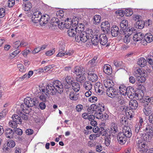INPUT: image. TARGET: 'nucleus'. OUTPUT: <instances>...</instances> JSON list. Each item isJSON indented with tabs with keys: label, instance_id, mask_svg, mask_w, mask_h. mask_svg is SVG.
Returning <instances> with one entry per match:
<instances>
[{
	"label": "nucleus",
	"instance_id": "obj_1",
	"mask_svg": "<svg viewBox=\"0 0 153 153\" xmlns=\"http://www.w3.org/2000/svg\"><path fill=\"white\" fill-rule=\"evenodd\" d=\"M47 92L45 94L42 93L39 97L40 99L43 102L47 101L46 99L49 97L48 94L53 95L56 92L61 94L63 92V87L61 82L59 80L54 81L52 83L48 84L46 87Z\"/></svg>",
	"mask_w": 153,
	"mask_h": 153
},
{
	"label": "nucleus",
	"instance_id": "obj_2",
	"mask_svg": "<svg viewBox=\"0 0 153 153\" xmlns=\"http://www.w3.org/2000/svg\"><path fill=\"white\" fill-rule=\"evenodd\" d=\"M24 102V103L21 105L20 107L23 109L24 112L26 114H28L29 111L27 110L30 107L37 106L39 103L38 100L36 98H32L29 97L25 98Z\"/></svg>",
	"mask_w": 153,
	"mask_h": 153
},
{
	"label": "nucleus",
	"instance_id": "obj_3",
	"mask_svg": "<svg viewBox=\"0 0 153 153\" xmlns=\"http://www.w3.org/2000/svg\"><path fill=\"white\" fill-rule=\"evenodd\" d=\"M141 134H142L141 139L138 140L137 146L138 151L143 152L148 150V147L147 143L149 141L151 137H149L148 134L142 133Z\"/></svg>",
	"mask_w": 153,
	"mask_h": 153
},
{
	"label": "nucleus",
	"instance_id": "obj_4",
	"mask_svg": "<svg viewBox=\"0 0 153 153\" xmlns=\"http://www.w3.org/2000/svg\"><path fill=\"white\" fill-rule=\"evenodd\" d=\"M133 74L136 77L139 83L144 82L146 80L147 74V72L145 70L142 71L140 68H136L134 70Z\"/></svg>",
	"mask_w": 153,
	"mask_h": 153
},
{
	"label": "nucleus",
	"instance_id": "obj_5",
	"mask_svg": "<svg viewBox=\"0 0 153 153\" xmlns=\"http://www.w3.org/2000/svg\"><path fill=\"white\" fill-rule=\"evenodd\" d=\"M90 35V33L85 31L79 32L77 33V36L75 37V40L78 42H82L85 43L87 40L89 41Z\"/></svg>",
	"mask_w": 153,
	"mask_h": 153
},
{
	"label": "nucleus",
	"instance_id": "obj_6",
	"mask_svg": "<svg viewBox=\"0 0 153 153\" xmlns=\"http://www.w3.org/2000/svg\"><path fill=\"white\" fill-rule=\"evenodd\" d=\"M107 94L108 97L115 99L117 98H120V93L119 90L113 88L107 89L106 90Z\"/></svg>",
	"mask_w": 153,
	"mask_h": 153
},
{
	"label": "nucleus",
	"instance_id": "obj_7",
	"mask_svg": "<svg viewBox=\"0 0 153 153\" xmlns=\"http://www.w3.org/2000/svg\"><path fill=\"white\" fill-rule=\"evenodd\" d=\"M121 29L119 30V35L120 34H125L126 30L128 31L129 29H127L128 26V22L126 20H122L120 24Z\"/></svg>",
	"mask_w": 153,
	"mask_h": 153
},
{
	"label": "nucleus",
	"instance_id": "obj_8",
	"mask_svg": "<svg viewBox=\"0 0 153 153\" xmlns=\"http://www.w3.org/2000/svg\"><path fill=\"white\" fill-rule=\"evenodd\" d=\"M90 31V33L89 36V41H91L94 45H97L99 42V36L98 35H95L92 36V33L91 31H92L91 29L90 30L88 31L89 32Z\"/></svg>",
	"mask_w": 153,
	"mask_h": 153
},
{
	"label": "nucleus",
	"instance_id": "obj_9",
	"mask_svg": "<svg viewBox=\"0 0 153 153\" xmlns=\"http://www.w3.org/2000/svg\"><path fill=\"white\" fill-rule=\"evenodd\" d=\"M42 13L39 11H37L34 13L31 17L32 22L36 23L39 22Z\"/></svg>",
	"mask_w": 153,
	"mask_h": 153
},
{
	"label": "nucleus",
	"instance_id": "obj_10",
	"mask_svg": "<svg viewBox=\"0 0 153 153\" xmlns=\"http://www.w3.org/2000/svg\"><path fill=\"white\" fill-rule=\"evenodd\" d=\"M49 20V17L48 15L45 14L42 16L41 15L39 24L41 26H45L48 23Z\"/></svg>",
	"mask_w": 153,
	"mask_h": 153
},
{
	"label": "nucleus",
	"instance_id": "obj_11",
	"mask_svg": "<svg viewBox=\"0 0 153 153\" xmlns=\"http://www.w3.org/2000/svg\"><path fill=\"white\" fill-rule=\"evenodd\" d=\"M101 29L105 33H108L110 30V24L107 21L102 23L101 25Z\"/></svg>",
	"mask_w": 153,
	"mask_h": 153
},
{
	"label": "nucleus",
	"instance_id": "obj_12",
	"mask_svg": "<svg viewBox=\"0 0 153 153\" xmlns=\"http://www.w3.org/2000/svg\"><path fill=\"white\" fill-rule=\"evenodd\" d=\"M74 73L77 76L86 74L85 69L81 67H76L74 69Z\"/></svg>",
	"mask_w": 153,
	"mask_h": 153
},
{
	"label": "nucleus",
	"instance_id": "obj_13",
	"mask_svg": "<svg viewBox=\"0 0 153 153\" xmlns=\"http://www.w3.org/2000/svg\"><path fill=\"white\" fill-rule=\"evenodd\" d=\"M126 138L125 135H124V134L122 133V132L119 133L117 135V140L120 144L123 145L125 144L126 142Z\"/></svg>",
	"mask_w": 153,
	"mask_h": 153
},
{
	"label": "nucleus",
	"instance_id": "obj_14",
	"mask_svg": "<svg viewBox=\"0 0 153 153\" xmlns=\"http://www.w3.org/2000/svg\"><path fill=\"white\" fill-rule=\"evenodd\" d=\"M127 93H126L130 99H132L135 97L136 93L134 88L131 87H127Z\"/></svg>",
	"mask_w": 153,
	"mask_h": 153
},
{
	"label": "nucleus",
	"instance_id": "obj_15",
	"mask_svg": "<svg viewBox=\"0 0 153 153\" xmlns=\"http://www.w3.org/2000/svg\"><path fill=\"white\" fill-rule=\"evenodd\" d=\"M99 42L100 44L105 45L107 42L108 38L105 34H101L99 36Z\"/></svg>",
	"mask_w": 153,
	"mask_h": 153
},
{
	"label": "nucleus",
	"instance_id": "obj_16",
	"mask_svg": "<svg viewBox=\"0 0 153 153\" xmlns=\"http://www.w3.org/2000/svg\"><path fill=\"white\" fill-rule=\"evenodd\" d=\"M119 28L117 26L114 25L111 28V33L113 36H117L119 34ZM122 35V34H120V35H119V36L121 37Z\"/></svg>",
	"mask_w": 153,
	"mask_h": 153
},
{
	"label": "nucleus",
	"instance_id": "obj_17",
	"mask_svg": "<svg viewBox=\"0 0 153 153\" xmlns=\"http://www.w3.org/2000/svg\"><path fill=\"white\" fill-rule=\"evenodd\" d=\"M88 74V78L90 81L92 82H95L98 79V76L97 75L94 73L93 72L89 71Z\"/></svg>",
	"mask_w": 153,
	"mask_h": 153
},
{
	"label": "nucleus",
	"instance_id": "obj_18",
	"mask_svg": "<svg viewBox=\"0 0 153 153\" xmlns=\"http://www.w3.org/2000/svg\"><path fill=\"white\" fill-rule=\"evenodd\" d=\"M122 133L124 134L126 138H129L131 136V130L129 127H125L123 129Z\"/></svg>",
	"mask_w": 153,
	"mask_h": 153
},
{
	"label": "nucleus",
	"instance_id": "obj_19",
	"mask_svg": "<svg viewBox=\"0 0 153 153\" xmlns=\"http://www.w3.org/2000/svg\"><path fill=\"white\" fill-rule=\"evenodd\" d=\"M144 108L143 109V111L144 114L145 115L149 114H151V115H152V108L148 106V104L146 103L144 104L143 105Z\"/></svg>",
	"mask_w": 153,
	"mask_h": 153
},
{
	"label": "nucleus",
	"instance_id": "obj_20",
	"mask_svg": "<svg viewBox=\"0 0 153 153\" xmlns=\"http://www.w3.org/2000/svg\"><path fill=\"white\" fill-rule=\"evenodd\" d=\"M14 132L11 129L7 128L5 131L6 136L8 138H12L13 137Z\"/></svg>",
	"mask_w": 153,
	"mask_h": 153
},
{
	"label": "nucleus",
	"instance_id": "obj_21",
	"mask_svg": "<svg viewBox=\"0 0 153 153\" xmlns=\"http://www.w3.org/2000/svg\"><path fill=\"white\" fill-rule=\"evenodd\" d=\"M95 90L98 93H102L104 92L102 85L100 83H97L95 86Z\"/></svg>",
	"mask_w": 153,
	"mask_h": 153
},
{
	"label": "nucleus",
	"instance_id": "obj_22",
	"mask_svg": "<svg viewBox=\"0 0 153 153\" xmlns=\"http://www.w3.org/2000/svg\"><path fill=\"white\" fill-rule=\"evenodd\" d=\"M103 84L105 87L108 88V89L113 88L114 85L113 81L110 79H106L104 80Z\"/></svg>",
	"mask_w": 153,
	"mask_h": 153
},
{
	"label": "nucleus",
	"instance_id": "obj_23",
	"mask_svg": "<svg viewBox=\"0 0 153 153\" xmlns=\"http://www.w3.org/2000/svg\"><path fill=\"white\" fill-rule=\"evenodd\" d=\"M103 71L104 73L108 75H110L112 73L111 67L108 64H106L104 66Z\"/></svg>",
	"mask_w": 153,
	"mask_h": 153
},
{
	"label": "nucleus",
	"instance_id": "obj_24",
	"mask_svg": "<svg viewBox=\"0 0 153 153\" xmlns=\"http://www.w3.org/2000/svg\"><path fill=\"white\" fill-rule=\"evenodd\" d=\"M143 34L141 33H138L134 34L133 39L134 41L138 42L141 41L143 38Z\"/></svg>",
	"mask_w": 153,
	"mask_h": 153
},
{
	"label": "nucleus",
	"instance_id": "obj_25",
	"mask_svg": "<svg viewBox=\"0 0 153 153\" xmlns=\"http://www.w3.org/2000/svg\"><path fill=\"white\" fill-rule=\"evenodd\" d=\"M128 31L130 33H128L127 34V33H125V34H124L125 35V36L123 38V41L126 43H128L130 42V36L132 33V31L130 29H129ZM123 35H124V34Z\"/></svg>",
	"mask_w": 153,
	"mask_h": 153
},
{
	"label": "nucleus",
	"instance_id": "obj_26",
	"mask_svg": "<svg viewBox=\"0 0 153 153\" xmlns=\"http://www.w3.org/2000/svg\"><path fill=\"white\" fill-rule=\"evenodd\" d=\"M153 35L151 33H148L145 35L144 39L146 42L149 43L153 41Z\"/></svg>",
	"mask_w": 153,
	"mask_h": 153
},
{
	"label": "nucleus",
	"instance_id": "obj_27",
	"mask_svg": "<svg viewBox=\"0 0 153 153\" xmlns=\"http://www.w3.org/2000/svg\"><path fill=\"white\" fill-rule=\"evenodd\" d=\"M68 35L70 37H74L75 36H77V33H79L78 32L76 31L75 28V29L71 28L68 30Z\"/></svg>",
	"mask_w": 153,
	"mask_h": 153
},
{
	"label": "nucleus",
	"instance_id": "obj_28",
	"mask_svg": "<svg viewBox=\"0 0 153 153\" xmlns=\"http://www.w3.org/2000/svg\"><path fill=\"white\" fill-rule=\"evenodd\" d=\"M13 115L12 118L13 120V122L17 124H21L22 123V120L21 117L19 115Z\"/></svg>",
	"mask_w": 153,
	"mask_h": 153
},
{
	"label": "nucleus",
	"instance_id": "obj_29",
	"mask_svg": "<svg viewBox=\"0 0 153 153\" xmlns=\"http://www.w3.org/2000/svg\"><path fill=\"white\" fill-rule=\"evenodd\" d=\"M138 65L141 67H144L146 63V61L145 58L141 57L138 59L137 62Z\"/></svg>",
	"mask_w": 153,
	"mask_h": 153
},
{
	"label": "nucleus",
	"instance_id": "obj_30",
	"mask_svg": "<svg viewBox=\"0 0 153 153\" xmlns=\"http://www.w3.org/2000/svg\"><path fill=\"white\" fill-rule=\"evenodd\" d=\"M83 86L85 89L87 90H91L92 87L91 83L88 81H86L84 83Z\"/></svg>",
	"mask_w": 153,
	"mask_h": 153
},
{
	"label": "nucleus",
	"instance_id": "obj_31",
	"mask_svg": "<svg viewBox=\"0 0 153 153\" xmlns=\"http://www.w3.org/2000/svg\"><path fill=\"white\" fill-rule=\"evenodd\" d=\"M145 25L144 22L142 20L137 21L134 25L135 27L142 29L144 27Z\"/></svg>",
	"mask_w": 153,
	"mask_h": 153
},
{
	"label": "nucleus",
	"instance_id": "obj_32",
	"mask_svg": "<svg viewBox=\"0 0 153 153\" xmlns=\"http://www.w3.org/2000/svg\"><path fill=\"white\" fill-rule=\"evenodd\" d=\"M69 97L71 100H76L78 98L79 95L78 94H76L74 91H72L70 92Z\"/></svg>",
	"mask_w": 153,
	"mask_h": 153
},
{
	"label": "nucleus",
	"instance_id": "obj_33",
	"mask_svg": "<svg viewBox=\"0 0 153 153\" xmlns=\"http://www.w3.org/2000/svg\"><path fill=\"white\" fill-rule=\"evenodd\" d=\"M129 104L131 108L132 109H136L138 106L137 101L135 100H131Z\"/></svg>",
	"mask_w": 153,
	"mask_h": 153
},
{
	"label": "nucleus",
	"instance_id": "obj_34",
	"mask_svg": "<svg viewBox=\"0 0 153 153\" xmlns=\"http://www.w3.org/2000/svg\"><path fill=\"white\" fill-rule=\"evenodd\" d=\"M71 85L74 91L75 92L78 91L80 89L79 85L77 82H72Z\"/></svg>",
	"mask_w": 153,
	"mask_h": 153
},
{
	"label": "nucleus",
	"instance_id": "obj_35",
	"mask_svg": "<svg viewBox=\"0 0 153 153\" xmlns=\"http://www.w3.org/2000/svg\"><path fill=\"white\" fill-rule=\"evenodd\" d=\"M84 26V24L81 23H77V26L75 28L77 32L81 33L83 32Z\"/></svg>",
	"mask_w": 153,
	"mask_h": 153
},
{
	"label": "nucleus",
	"instance_id": "obj_36",
	"mask_svg": "<svg viewBox=\"0 0 153 153\" xmlns=\"http://www.w3.org/2000/svg\"><path fill=\"white\" fill-rule=\"evenodd\" d=\"M111 129L110 131L111 133L115 134L118 131L117 126L116 124H112Z\"/></svg>",
	"mask_w": 153,
	"mask_h": 153
},
{
	"label": "nucleus",
	"instance_id": "obj_37",
	"mask_svg": "<svg viewBox=\"0 0 153 153\" xmlns=\"http://www.w3.org/2000/svg\"><path fill=\"white\" fill-rule=\"evenodd\" d=\"M101 19V16L99 15H96L94 17L93 23L95 25H97L100 23Z\"/></svg>",
	"mask_w": 153,
	"mask_h": 153
},
{
	"label": "nucleus",
	"instance_id": "obj_38",
	"mask_svg": "<svg viewBox=\"0 0 153 153\" xmlns=\"http://www.w3.org/2000/svg\"><path fill=\"white\" fill-rule=\"evenodd\" d=\"M7 147L13 148L15 145V143L14 141L12 140H8L6 143Z\"/></svg>",
	"mask_w": 153,
	"mask_h": 153
},
{
	"label": "nucleus",
	"instance_id": "obj_39",
	"mask_svg": "<svg viewBox=\"0 0 153 153\" xmlns=\"http://www.w3.org/2000/svg\"><path fill=\"white\" fill-rule=\"evenodd\" d=\"M25 6L24 10L25 11H28L30 10V9L32 7L31 3L29 1H27L26 3L24 4Z\"/></svg>",
	"mask_w": 153,
	"mask_h": 153
},
{
	"label": "nucleus",
	"instance_id": "obj_40",
	"mask_svg": "<svg viewBox=\"0 0 153 153\" xmlns=\"http://www.w3.org/2000/svg\"><path fill=\"white\" fill-rule=\"evenodd\" d=\"M70 20L68 18H67L65 22V27L66 28H68L70 27L72 24L71 20L70 19Z\"/></svg>",
	"mask_w": 153,
	"mask_h": 153
},
{
	"label": "nucleus",
	"instance_id": "obj_41",
	"mask_svg": "<svg viewBox=\"0 0 153 153\" xmlns=\"http://www.w3.org/2000/svg\"><path fill=\"white\" fill-rule=\"evenodd\" d=\"M71 82L70 83H63L64 85V88L66 89L67 92H69L70 90H71Z\"/></svg>",
	"mask_w": 153,
	"mask_h": 153
},
{
	"label": "nucleus",
	"instance_id": "obj_42",
	"mask_svg": "<svg viewBox=\"0 0 153 153\" xmlns=\"http://www.w3.org/2000/svg\"><path fill=\"white\" fill-rule=\"evenodd\" d=\"M85 80V75H80L77 77V80L81 83L83 82Z\"/></svg>",
	"mask_w": 153,
	"mask_h": 153
},
{
	"label": "nucleus",
	"instance_id": "obj_43",
	"mask_svg": "<svg viewBox=\"0 0 153 153\" xmlns=\"http://www.w3.org/2000/svg\"><path fill=\"white\" fill-rule=\"evenodd\" d=\"M100 132L99 134L102 136H105L107 134L106 130L102 127H100L99 128Z\"/></svg>",
	"mask_w": 153,
	"mask_h": 153
},
{
	"label": "nucleus",
	"instance_id": "obj_44",
	"mask_svg": "<svg viewBox=\"0 0 153 153\" xmlns=\"http://www.w3.org/2000/svg\"><path fill=\"white\" fill-rule=\"evenodd\" d=\"M126 16H131L133 14V12L131 9H126L124 13Z\"/></svg>",
	"mask_w": 153,
	"mask_h": 153
},
{
	"label": "nucleus",
	"instance_id": "obj_45",
	"mask_svg": "<svg viewBox=\"0 0 153 153\" xmlns=\"http://www.w3.org/2000/svg\"><path fill=\"white\" fill-rule=\"evenodd\" d=\"M97 59V57H94L92 59L90 60L88 62L89 65H91L92 66H94L96 65V62Z\"/></svg>",
	"mask_w": 153,
	"mask_h": 153
},
{
	"label": "nucleus",
	"instance_id": "obj_46",
	"mask_svg": "<svg viewBox=\"0 0 153 153\" xmlns=\"http://www.w3.org/2000/svg\"><path fill=\"white\" fill-rule=\"evenodd\" d=\"M13 131L16 134L19 135H22L23 133L22 130L19 128H16V129H14Z\"/></svg>",
	"mask_w": 153,
	"mask_h": 153
},
{
	"label": "nucleus",
	"instance_id": "obj_47",
	"mask_svg": "<svg viewBox=\"0 0 153 153\" xmlns=\"http://www.w3.org/2000/svg\"><path fill=\"white\" fill-rule=\"evenodd\" d=\"M100 136V134H92L89 136V139L91 140H93L94 139H95V138L96 137H99Z\"/></svg>",
	"mask_w": 153,
	"mask_h": 153
},
{
	"label": "nucleus",
	"instance_id": "obj_48",
	"mask_svg": "<svg viewBox=\"0 0 153 153\" xmlns=\"http://www.w3.org/2000/svg\"><path fill=\"white\" fill-rule=\"evenodd\" d=\"M94 107L93 105H92L90 107H89L88 108V114H92L94 111Z\"/></svg>",
	"mask_w": 153,
	"mask_h": 153
},
{
	"label": "nucleus",
	"instance_id": "obj_49",
	"mask_svg": "<svg viewBox=\"0 0 153 153\" xmlns=\"http://www.w3.org/2000/svg\"><path fill=\"white\" fill-rule=\"evenodd\" d=\"M71 76H67L66 77L63 78L64 80L63 83H70L72 82V81L71 80Z\"/></svg>",
	"mask_w": 153,
	"mask_h": 153
},
{
	"label": "nucleus",
	"instance_id": "obj_50",
	"mask_svg": "<svg viewBox=\"0 0 153 153\" xmlns=\"http://www.w3.org/2000/svg\"><path fill=\"white\" fill-rule=\"evenodd\" d=\"M17 67L19 69V71L22 72H25L26 70L25 68L22 64H19L17 65Z\"/></svg>",
	"mask_w": 153,
	"mask_h": 153
},
{
	"label": "nucleus",
	"instance_id": "obj_51",
	"mask_svg": "<svg viewBox=\"0 0 153 153\" xmlns=\"http://www.w3.org/2000/svg\"><path fill=\"white\" fill-rule=\"evenodd\" d=\"M20 51L19 50H17L13 51L10 54V56L12 58L14 57L17 54L20 52Z\"/></svg>",
	"mask_w": 153,
	"mask_h": 153
},
{
	"label": "nucleus",
	"instance_id": "obj_52",
	"mask_svg": "<svg viewBox=\"0 0 153 153\" xmlns=\"http://www.w3.org/2000/svg\"><path fill=\"white\" fill-rule=\"evenodd\" d=\"M127 88H126V89H119V91L120 92V94L122 95H126V93H127Z\"/></svg>",
	"mask_w": 153,
	"mask_h": 153
},
{
	"label": "nucleus",
	"instance_id": "obj_53",
	"mask_svg": "<svg viewBox=\"0 0 153 153\" xmlns=\"http://www.w3.org/2000/svg\"><path fill=\"white\" fill-rule=\"evenodd\" d=\"M65 51L59 49V53L57 54V57H62L65 55Z\"/></svg>",
	"mask_w": 153,
	"mask_h": 153
},
{
	"label": "nucleus",
	"instance_id": "obj_54",
	"mask_svg": "<svg viewBox=\"0 0 153 153\" xmlns=\"http://www.w3.org/2000/svg\"><path fill=\"white\" fill-rule=\"evenodd\" d=\"M141 127V126H140L139 123H136L135 126V131L136 133H137L139 132Z\"/></svg>",
	"mask_w": 153,
	"mask_h": 153
},
{
	"label": "nucleus",
	"instance_id": "obj_55",
	"mask_svg": "<svg viewBox=\"0 0 153 153\" xmlns=\"http://www.w3.org/2000/svg\"><path fill=\"white\" fill-rule=\"evenodd\" d=\"M105 144L107 146L109 145L110 143V138L109 137H108L107 136H105Z\"/></svg>",
	"mask_w": 153,
	"mask_h": 153
},
{
	"label": "nucleus",
	"instance_id": "obj_56",
	"mask_svg": "<svg viewBox=\"0 0 153 153\" xmlns=\"http://www.w3.org/2000/svg\"><path fill=\"white\" fill-rule=\"evenodd\" d=\"M97 97L94 96L90 97L89 98V101L91 102H95L97 100Z\"/></svg>",
	"mask_w": 153,
	"mask_h": 153
},
{
	"label": "nucleus",
	"instance_id": "obj_57",
	"mask_svg": "<svg viewBox=\"0 0 153 153\" xmlns=\"http://www.w3.org/2000/svg\"><path fill=\"white\" fill-rule=\"evenodd\" d=\"M120 98H117L115 99L117 101L119 104L121 105H122L124 104V101L123 99V97L121 96V95H120Z\"/></svg>",
	"mask_w": 153,
	"mask_h": 153
},
{
	"label": "nucleus",
	"instance_id": "obj_58",
	"mask_svg": "<svg viewBox=\"0 0 153 153\" xmlns=\"http://www.w3.org/2000/svg\"><path fill=\"white\" fill-rule=\"evenodd\" d=\"M83 109V107L81 104H78L76 107V110L78 112H80Z\"/></svg>",
	"mask_w": 153,
	"mask_h": 153
},
{
	"label": "nucleus",
	"instance_id": "obj_59",
	"mask_svg": "<svg viewBox=\"0 0 153 153\" xmlns=\"http://www.w3.org/2000/svg\"><path fill=\"white\" fill-rule=\"evenodd\" d=\"M55 52V49L53 48L52 50L49 51H48L46 52V54L47 56H50L54 53Z\"/></svg>",
	"mask_w": 153,
	"mask_h": 153
},
{
	"label": "nucleus",
	"instance_id": "obj_60",
	"mask_svg": "<svg viewBox=\"0 0 153 153\" xmlns=\"http://www.w3.org/2000/svg\"><path fill=\"white\" fill-rule=\"evenodd\" d=\"M8 7H12L15 4V0H8Z\"/></svg>",
	"mask_w": 153,
	"mask_h": 153
},
{
	"label": "nucleus",
	"instance_id": "obj_61",
	"mask_svg": "<svg viewBox=\"0 0 153 153\" xmlns=\"http://www.w3.org/2000/svg\"><path fill=\"white\" fill-rule=\"evenodd\" d=\"M5 10L4 8L0 9V18L3 17L5 15Z\"/></svg>",
	"mask_w": 153,
	"mask_h": 153
},
{
	"label": "nucleus",
	"instance_id": "obj_62",
	"mask_svg": "<svg viewBox=\"0 0 153 153\" xmlns=\"http://www.w3.org/2000/svg\"><path fill=\"white\" fill-rule=\"evenodd\" d=\"M114 64L117 68L119 69L121 67V64L120 62H118L117 61H114Z\"/></svg>",
	"mask_w": 153,
	"mask_h": 153
},
{
	"label": "nucleus",
	"instance_id": "obj_63",
	"mask_svg": "<svg viewBox=\"0 0 153 153\" xmlns=\"http://www.w3.org/2000/svg\"><path fill=\"white\" fill-rule=\"evenodd\" d=\"M143 96L144 94H137L136 93V95L135 97L136 99H138V100H140L143 98Z\"/></svg>",
	"mask_w": 153,
	"mask_h": 153
},
{
	"label": "nucleus",
	"instance_id": "obj_64",
	"mask_svg": "<svg viewBox=\"0 0 153 153\" xmlns=\"http://www.w3.org/2000/svg\"><path fill=\"white\" fill-rule=\"evenodd\" d=\"M96 151L98 152H101L102 150V147L101 145L99 144V145L97 146L96 148Z\"/></svg>",
	"mask_w": 153,
	"mask_h": 153
}]
</instances>
